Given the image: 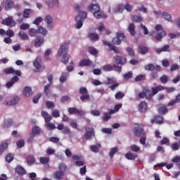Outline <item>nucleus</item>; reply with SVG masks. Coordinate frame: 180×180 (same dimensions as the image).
I'll return each mask as SVG.
<instances>
[{
  "mask_svg": "<svg viewBox=\"0 0 180 180\" xmlns=\"http://www.w3.org/2000/svg\"><path fill=\"white\" fill-rule=\"evenodd\" d=\"M68 53V44L64 43L62 44L58 51V56H63L62 63L63 64H68V62L70 60V54L67 53Z\"/></svg>",
  "mask_w": 180,
  "mask_h": 180,
  "instance_id": "f257e3e1",
  "label": "nucleus"
},
{
  "mask_svg": "<svg viewBox=\"0 0 180 180\" xmlns=\"http://www.w3.org/2000/svg\"><path fill=\"white\" fill-rule=\"evenodd\" d=\"M89 11L94 13V16L96 18V19H101V18H103V13L102 11H101L99 4L90 5L89 7Z\"/></svg>",
  "mask_w": 180,
  "mask_h": 180,
  "instance_id": "f03ea898",
  "label": "nucleus"
},
{
  "mask_svg": "<svg viewBox=\"0 0 180 180\" xmlns=\"http://www.w3.org/2000/svg\"><path fill=\"white\" fill-rule=\"evenodd\" d=\"M84 19H86V13L84 11H79L78 15L75 18V20L77 22L75 25L76 29H81V27H82Z\"/></svg>",
  "mask_w": 180,
  "mask_h": 180,
  "instance_id": "7ed1b4c3",
  "label": "nucleus"
},
{
  "mask_svg": "<svg viewBox=\"0 0 180 180\" xmlns=\"http://www.w3.org/2000/svg\"><path fill=\"white\" fill-rule=\"evenodd\" d=\"M155 31L156 32H160L157 33V35L155 37V40H157L158 41H160L162 37H165V36H167V32H165V30H163L162 29V26L160 24H158L155 25Z\"/></svg>",
  "mask_w": 180,
  "mask_h": 180,
  "instance_id": "20e7f679",
  "label": "nucleus"
},
{
  "mask_svg": "<svg viewBox=\"0 0 180 180\" xmlns=\"http://www.w3.org/2000/svg\"><path fill=\"white\" fill-rule=\"evenodd\" d=\"M124 40H126V35L124 34V33L117 32L116 37H114L112 41L113 44L119 46V44H121L122 41H123Z\"/></svg>",
  "mask_w": 180,
  "mask_h": 180,
  "instance_id": "39448f33",
  "label": "nucleus"
},
{
  "mask_svg": "<svg viewBox=\"0 0 180 180\" xmlns=\"http://www.w3.org/2000/svg\"><path fill=\"white\" fill-rule=\"evenodd\" d=\"M41 63V58H37L33 62V65L36 68V70H34V72H40V71H43L44 70H45L46 67L41 66V65L40 64Z\"/></svg>",
  "mask_w": 180,
  "mask_h": 180,
  "instance_id": "423d86ee",
  "label": "nucleus"
},
{
  "mask_svg": "<svg viewBox=\"0 0 180 180\" xmlns=\"http://www.w3.org/2000/svg\"><path fill=\"white\" fill-rule=\"evenodd\" d=\"M80 95V101H84L89 99V93H88V89L86 87H81L79 90Z\"/></svg>",
  "mask_w": 180,
  "mask_h": 180,
  "instance_id": "0eeeda50",
  "label": "nucleus"
},
{
  "mask_svg": "<svg viewBox=\"0 0 180 180\" xmlns=\"http://www.w3.org/2000/svg\"><path fill=\"white\" fill-rule=\"evenodd\" d=\"M84 137L86 140H91V138L95 137V129L93 127H87L85 129Z\"/></svg>",
  "mask_w": 180,
  "mask_h": 180,
  "instance_id": "6e6552de",
  "label": "nucleus"
},
{
  "mask_svg": "<svg viewBox=\"0 0 180 180\" xmlns=\"http://www.w3.org/2000/svg\"><path fill=\"white\" fill-rule=\"evenodd\" d=\"M1 23L2 25L9 26L10 27H14V26H16V22H15V20H13V17L6 18L2 20Z\"/></svg>",
  "mask_w": 180,
  "mask_h": 180,
  "instance_id": "1a4fd4ad",
  "label": "nucleus"
},
{
  "mask_svg": "<svg viewBox=\"0 0 180 180\" xmlns=\"http://www.w3.org/2000/svg\"><path fill=\"white\" fill-rule=\"evenodd\" d=\"M4 74H6L7 75L9 74H13V75H18V77H20L22 75V72L20 70H15L13 68H7L4 70Z\"/></svg>",
  "mask_w": 180,
  "mask_h": 180,
  "instance_id": "9d476101",
  "label": "nucleus"
},
{
  "mask_svg": "<svg viewBox=\"0 0 180 180\" xmlns=\"http://www.w3.org/2000/svg\"><path fill=\"white\" fill-rule=\"evenodd\" d=\"M114 60L116 63V64H118L120 65H124L127 63V59L124 57H122L120 56H115L114 57Z\"/></svg>",
  "mask_w": 180,
  "mask_h": 180,
  "instance_id": "9b49d317",
  "label": "nucleus"
},
{
  "mask_svg": "<svg viewBox=\"0 0 180 180\" xmlns=\"http://www.w3.org/2000/svg\"><path fill=\"white\" fill-rule=\"evenodd\" d=\"M103 43L105 46H108V47H109V51H113L114 53H119V48L115 46L114 45L110 44L109 41L106 40H103Z\"/></svg>",
  "mask_w": 180,
  "mask_h": 180,
  "instance_id": "f8f14e48",
  "label": "nucleus"
},
{
  "mask_svg": "<svg viewBox=\"0 0 180 180\" xmlns=\"http://www.w3.org/2000/svg\"><path fill=\"white\" fill-rule=\"evenodd\" d=\"M134 134L138 137H144L146 136V132H144V129L141 127H135L134 129Z\"/></svg>",
  "mask_w": 180,
  "mask_h": 180,
  "instance_id": "ddd939ff",
  "label": "nucleus"
},
{
  "mask_svg": "<svg viewBox=\"0 0 180 180\" xmlns=\"http://www.w3.org/2000/svg\"><path fill=\"white\" fill-rule=\"evenodd\" d=\"M89 65H92V60L90 59H83L79 63V67H89Z\"/></svg>",
  "mask_w": 180,
  "mask_h": 180,
  "instance_id": "4468645a",
  "label": "nucleus"
},
{
  "mask_svg": "<svg viewBox=\"0 0 180 180\" xmlns=\"http://www.w3.org/2000/svg\"><path fill=\"white\" fill-rule=\"evenodd\" d=\"M165 89V87L164 86L158 85L155 87H152L151 91H152V95L154 96L155 95H157L160 92V91H164Z\"/></svg>",
  "mask_w": 180,
  "mask_h": 180,
  "instance_id": "2eb2a0df",
  "label": "nucleus"
},
{
  "mask_svg": "<svg viewBox=\"0 0 180 180\" xmlns=\"http://www.w3.org/2000/svg\"><path fill=\"white\" fill-rule=\"evenodd\" d=\"M20 101V97L15 96L13 100L8 101L6 103L8 106H13L15 105H18Z\"/></svg>",
  "mask_w": 180,
  "mask_h": 180,
  "instance_id": "dca6fc26",
  "label": "nucleus"
},
{
  "mask_svg": "<svg viewBox=\"0 0 180 180\" xmlns=\"http://www.w3.org/2000/svg\"><path fill=\"white\" fill-rule=\"evenodd\" d=\"M108 84L111 85L109 86L111 91H115L120 85L117 82L112 81V79L108 80Z\"/></svg>",
  "mask_w": 180,
  "mask_h": 180,
  "instance_id": "f3484780",
  "label": "nucleus"
},
{
  "mask_svg": "<svg viewBox=\"0 0 180 180\" xmlns=\"http://www.w3.org/2000/svg\"><path fill=\"white\" fill-rule=\"evenodd\" d=\"M143 89V93L145 94L146 99H147V101H151V98H153V93H151V90L146 87H144Z\"/></svg>",
  "mask_w": 180,
  "mask_h": 180,
  "instance_id": "a211bd4d",
  "label": "nucleus"
},
{
  "mask_svg": "<svg viewBox=\"0 0 180 180\" xmlns=\"http://www.w3.org/2000/svg\"><path fill=\"white\" fill-rule=\"evenodd\" d=\"M22 95H24V96H25L26 98H29V96L33 95V91H32V88L29 86H25L22 91Z\"/></svg>",
  "mask_w": 180,
  "mask_h": 180,
  "instance_id": "6ab92c4d",
  "label": "nucleus"
},
{
  "mask_svg": "<svg viewBox=\"0 0 180 180\" xmlns=\"http://www.w3.org/2000/svg\"><path fill=\"white\" fill-rule=\"evenodd\" d=\"M19 81V77L18 76H13L11 78V81L6 83V88H11V86H13V84H15V82H18Z\"/></svg>",
  "mask_w": 180,
  "mask_h": 180,
  "instance_id": "aec40b11",
  "label": "nucleus"
},
{
  "mask_svg": "<svg viewBox=\"0 0 180 180\" xmlns=\"http://www.w3.org/2000/svg\"><path fill=\"white\" fill-rule=\"evenodd\" d=\"M15 5V2H13V0H6L5 1V9L6 11H9V9H12Z\"/></svg>",
  "mask_w": 180,
  "mask_h": 180,
  "instance_id": "412c9836",
  "label": "nucleus"
},
{
  "mask_svg": "<svg viewBox=\"0 0 180 180\" xmlns=\"http://www.w3.org/2000/svg\"><path fill=\"white\" fill-rule=\"evenodd\" d=\"M139 112H147V102L141 101L139 105Z\"/></svg>",
  "mask_w": 180,
  "mask_h": 180,
  "instance_id": "4be33fe9",
  "label": "nucleus"
},
{
  "mask_svg": "<svg viewBox=\"0 0 180 180\" xmlns=\"http://www.w3.org/2000/svg\"><path fill=\"white\" fill-rule=\"evenodd\" d=\"M64 172L56 171L53 173V176L54 179L60 180L63 179V176H64Z\"/></svg>",
  "mask_w": 180,
  "mask_h": 180,
  "instance_id": "5701e85b",
  "label": "nucleus"
},
{
  "mask_svg": "<svg viewBox=\"0 0 180 180\" xmlns=\"http://www.w3.org/2000/svg\"><path fill=\"white\" fill-rule=\"evenodd\" d=\"M44 43V39L40 36L37 37L35 39V47H40Z\"/></svg>",
  "mask_w": 180,
  "mask_h": 180,
  "instance_id": "b1692460",
  "label": "nucleus"
},
{
  "mask_svg": "<svg viewBox=\"0 0 180 180\" xmlns=\"http://www.w3.org/2000/svg\"><path fill=\"white\" fill-rule=\"evenodd\" d=\"M138 50L140 54L142 55L147 54V53H148V48L143 45H139L138 46Z\"/></svg>",
  "mask_w": 180,
  "mask_h": 180,
  "instance_id": "393cba45",
  "label": "nucleus"
},
{
  "mask_svg": "<svg viewBox=\"0 0 180 180\" xmlns=\"http://www.w3.org/2000/svg\"><path fill=\"white\" fill-rule=\"evenodd\" d=\"M125 158H127V160L134 161V160L137 158V155L131 152H129L125 154Z\"/></svg>",
  "mask_w": 180,
  "mask_h": 180,
  "instance_id": "a878e982",
  "label": "nucleus"
},
{
  "mask_svg": "<svg viewBox=\"0 0 180 180\" xmlns=\"http://www.w3.org/2000/svg\"><path fill=\"white\" fill-rule=\"evenodd\" d=\"M128 31L131 36H136V25H134V23H131L128 27Z\"/></svg>",
  "mask_w": 180,
  "mask_h": 180,
  "instance_id": "bb28decb",
  "label": "nucleus"
},
{
  "mask_svg": "<svg viewBox=\"0 0 180 180\" xmlns=\"http://www.w3.org/2000/svg\"><path fill=\"white\" fill-rule=\"evenodd\" d=\"M162 18L165 19V20H167V22H172V17L171 16V14L167 12H163L162 13Z\"/></svg>",
  "mask_w": 180,
  "mask_h": 180,
  "instance_id": "cd10ccee",
  "label": "nucleus"
},
{
  "mask_svg": "<svg viewBox=\"0 0 180 180\" xmlns=\"http://www.w3.org/2000/svg\"><path fill=\"white\" fill-rule=\"evenodd\" d=\"M98 147H102V145H101V143H97L96 145L90 146V150L91 151H93V153H99Z\"/></svg>",
  "mask_w": 180,
  "mask_h": 180,
  "instance_id": "c85d7f7f",
  "label": "nucleus"
},
{
  "mask_svg": "<svg viewBox=\"0 0 180 180\" xmlns=\"http://www.w3.org/2000/svg\"><path fill=\"white\" fill-rule=\"evenodd\" d=\"M15 172L19 175H25L26 174V171H25V169L22 167V166H17L15 168Z\"/></svg>",
  "mask_w": 180,
  "mask_h": 180,
  "instance_id": "c756f323",
  "label": "nucleus"
},
{
  "mask_svg": "<svg viewBox=\"0 0 180 180\" xmlns=\"http://www.w3.org/2000/svg\"><path fill=\"white\" fill-rule=\"evenodd\" d=\"M89 39H90L91 41H96V40H99V36L96 33H90L89 34Z\"/></svg>",
  "mask_w": 180,
  "mask_h": 180,
  "instance_id": "7c9ffc66",
  "label": "nucleus"
},
{
  "mask_svg": "<svg viewBox=\"0 0 180 180\" xmlns=\"http://www.w3.org/2000/svg\"><path fill=\"white\" fill-rule=\"evenodd\" d=\"M131 20L132 22H136L137 23H139V22H143V17L141 15H132Z\"/></svg>",
  "mask_w": 180,
  "mask_h": 180,
  "instance_id": "2f4dec72",
  "label": "nucleus"
},
{
  "mask_svg": "<svg viewBox=\"0 0 180 180\" xmlns=\"http://www.w3.org/2000/svg\"><path fill=\"white\" fill-rule=\"evenodd\" d=\"M32 13V9L30 8H25L22 13L23 18L25 19H27L29 18V15Z\"/></svg>",
  "mask_w": 180,
  "mask_h": 180,
  "instance_id": "473e14b6",
  "label": "nucleus"
},
{
  "mask_svg": "<svg viewBox=\"0 0 180 180\" xmlns=\"http://www.w3.org/2000/svg\"><path fill=\"white\" fill-rule=\"evenodd\" d=\"M160 81L162 84H167L169 81V77L167 75H163L160 78Z\"/></svg>",
  "mask_w": 180,
  "mask_h": 180,
  "instance_id": "72a5a7b5",
  "label": "nucleus"
},
{
  "mask_svg": "<svg viewBox=\"0 0 180 180\" xmlns=\"http://www.w3.org/2000/svg\"><path fill=\"white\" fill-rule=\"evenodd\" d=\"M144 68L146 71H154L155 70V65L153 63H149L148 65H145Z\"/></svg>",
  "mask_w": 180,
  "mask_h": 180,
  "instance_id": "f704fd0d",
  "label": "nucleus"
},
{
  "mask_svg": "<svg viewBox=\"0 0 180 180\" xmlns=\"http://www.w3.org/2000/svg\"><path fill=\"white\" fill-rule=\"evenodd\" d=\"M18 36L20 37L21 40H29V35L23 32H18Z\"/></svg>",
  "mask_w": 180,
  "mask_h": 180,
  "instance_id": "c9c22d12",
  "label": "nucleus"
},
{
  "mask_svg": "<svg viewBox=\"0 0 180 180\" xmlns=\"http://www.w3.org/2000/svg\"><path fill=\"white\" fill-rule=\"evenodd\" d=\"M37 32L40 34H42L43 36H46V34H47V30L43 27L39 26Z\"/></svg>",
  "mask_w": 180,
  "mask_h": 180,
  "instance_id": "e433bc0d",
  "label": "nucleus"
},
{
  "mask_svg": "<svg viewBox=\"0 0 180 180\" xmlns=\"http://www.w3.org/2000/svg\"><path fill=\"white\" fill-rule=\"evenodd\" d=\"M120 109H122V104H117L114 106V109L111 110L109 113H116V112H119Z\"/></svg>",
  "mask_w": 180,
  "mask_h": 180,
  "instance_id": "4c0bfd02",
  "label": "nucleus"
},
{
  "mask_svg": "<svg viewBox=\"0 0 180 180\" xmlns=\"http://www.w3.org/2000/svg\"><path fill=\"white\" fill-rule=\"evenodd\" d=\"M68 112L69 113H84V111L79 110L75 108H69Z\"/></svg>",
  "mask_w": 180,
  "mask_h": 180,
  "instance_id": "58836bf2",
  "label": "nucleus"
},
{
  "mask_svg": "<svg viewBox=\"0 0 180 180\" xmlns=\"http://www.w3.org/2000/svg\"><path fill=\"white\" fill-rule=\"evenodd\" d=\"M31 134H34V136H36V134H40V127H39L37 126L33 127Z\"/></svg>",
  "mask_w": 180,
  "mask_h": 180,
  "instance_id": "ea45409f",
  "label": "nucleus"
},
{
  "mask_svg": "<svg viewBox=\"0 0 180 180\" xmlns=\"http://www.w3.org/2000/svg\"><path fill=\"white\" fill-rule=\"evenodd\" d=\"M103 70L106 72L113 71V66L112 65L106 64L103 66Z\"/></svg>",
  "mask_w": 180,
  "mask_h": 180,
  "instance_id": "a19ab883",
  "label": "nucleus"
},
{
  "mask_svg": "<svg viewBox=\"0 0 180 180\" xmlns=\"http://www.w3.org/2000/svg\"><path fill=\"white\" fill-rule=\"evenodd\" d=\"M136 82H139L140 81H146V76L144 75H139L136 77H135Z\"/></svg>",
  "mask_w": 180,
  "mask_h": 180,
  "instance_id": "79ce46f5",
  "label": "nucleus"
},
{
  "mask_svg": "<svg viewBox=\"0 0 180 180\" xmlns=\"http://www.w3.org/2000/svg\"><path fill=\"white\" fill-rule=\"evenodd\" d=\"M41 115L44 117L46 123H49V122H51L53 119V117L47 116L49 115L47 113H42Z\"/></svg>",
  "mask_w": 180,
  "mask_h": 180,
  "instance_id": "37998d69",
  "label": "nucleus"
},
{
  "mask_svg": "<svg viewBox=\"0 0 180 180\" xmlns=\"http://www.w3.org/2000/svg\"><path fill=\"white\" fill-rule=\"evenodd\" d=\"M34 157L33 156H28L27 158V162L28 165H32V164H34Z\"/></svg>",
  "mask_w": 180,
  "mask_h": 180,
  "instance_id": "c03bdc74",
  "label": "nucleus"
},
{
  "mask_svg": "<svg viewBox=\"0 0 180 180\" xmlns=\"http://www.w3.org/2000/svg\"><path fill=\"white\" fill-rule=\"evenodd\" d=\"M8 148V143H3L1 145H0V155L5 151V149Z\"/></svg>",
  "mask_w": 180,
  "mask_h": 180,
  "instance_id": "a18cd8bd",
  "label": "nucleus"
},
{
  "mask_svg": "<svg viewBox=\"0 0 180 180\" xmlns=\"http://www.w3.org/2000/svg\"><path fill=\"white\" fill-rule=\"evenodd\" d=\"M89 53H90V54H91L92 56H96V54H98V50L91 46V47H89Z\"/></svg>",
  "mask_w": 180,
  "mask_h": 180,
  "instance_id": "49530a36",
  "label": "nucleus"
},
{
  "mask_svg": "<svg viewBox=\"0 0 180 180\" xmlns=\"http://www.w3.org/2000/svg\"><path fill=\"white\" fill-rule=\"evenodd\" d=\"M160 113H167L168 112V108H167V105H161L158 109Z\"/></svg>",
  "mask_w": 180,
  "mask_h": 180,
  "instance_id": "de8ad7c7",
  "label": "nucleus"
},
{
  "mask_svg": "<svg viewBox=\"0 0 180 180\" xmlns=\"http://www.w3.org/2000/svg\"><path fill=\"white\" fill-rule=\"evenodd\" d=\"M118 150H119V148H117V147L112 148L110 151V158H113V156L115 155V154H116V153H117Z\"/></svg>",
  "mask_w": 180,
  "mask_h": 180,
  "instance_id": "09e8293b",
  "label": "nucleus"
},
{
  "mask_svg": "<svg viewBox=\"0 0 180 180\" xmlns=\"http://www.w3.org/2000/svg\"><path fill=\"white\" fill-rule=\"evenodd\" d=\"M44 20H45L46 23H47V25H50V24L53 23V18L50 15H46L45 17Z\"/></svg>",
  "mask_w": 180,
  "mask_h": 180,
  "instance_id": "8fccbe9b",
  "label": "nucleus"
},
{
  "mask_svg": "<svg viewBox=\"0 0 180 180\" xmlns=\"http://www.w3.org/2000/svg\"><path fill=\"white\" fill-rule=\"evenodd\" d=\"M29 34L31 36V37H34L37 34V30H36L34 28H30L29 30Z\"/></svg>",
  "mask_w": 180,
  "mask_h": 180,
  "instance_id": "3c124183",
  "label": "nucleus"
},
{
  "mask_svg": "<svg viewBox=\"0 0 180 180\" xmlns=\"http://www.w3.org/2000/svg\"><path fill=\"white\" fill-rule=\"evenodd\" d=\"M41 98V94L39 93L32 98L33 103H37L39 102V99Z\"/></svg>",
  "mask_w": 180,
  "mask_h": 180,
  "instance_id": "603ef678",
  "label": "nucleus"
},
{
  "mask_svg": "<svg viewBox=\"0 0 180 180\" xmlns=\"http://www.w3.org/2000/svg\"><path fill=\"white\" fill-rule=\"evenodd\" d=\"M116 99H123L124 98V94L122 91H118L117 94L115 95Z\"/></svg>",
  "mask_w": 180,
  "mask_h": 180,
  "instance_id": "864d4df0",
  "label": "nucleus"
},
{
  "mask_svg": "<svg viewBox=\"0 0 180 180\" xmlns=\"http://www.w3.org/2000/svg\"><path fill=\"white\" fill-rule=\"evenodd\" d=\"M130 149L131 151H134V153H139V151H140V147L137 146L136 145H131Z\"/></svg>",
  "mask_w": 180,
  "mask_h": 180,
  "instance_id": "5fc2aeb1",
  "label": "nucleus"
},
{
  "mask_svg": "<svg viewBox=\"0 0 180 180\" xmlns=\"http://www.w3.org/2000/svg\"><path fill=\"white\" fill-rule=\"evenodd\" d=\"M6 161L7 162H12L13 161V154L8 153L6 157Z\"/></svg>",
  "mask_w": 180,
  "mask_h": 180,
  "instance_id": "6e6d98bb",
  "label": "nucleus"
},
{
  "mask_svg": "<svg viewBox=\"0 0 180 180\" xmlns=\"http://www.w3.org/2000/svg\"><path fill=\"white\" fill-rule=\"evenodd\" d=\"M65 81H67V73L63 72L60 77V82L63 84V82H65Z\"/></svg>",
  "mask_w": 180,
  "mask_h": 180,
  "instance_id": "4d7b16f0",
  "label": "nucleus"
},
{
  "mask_svg": "<svg viewBox=\"0 0 180 180\" xmlns=\"http://www.w3.org/2000/svg\"><path fill=\"white\" fill-rule=\"evenodd\" d=\"M58 169L60 172H64L67 169V166L65 164L60 163L59 164Z\"/></svg>",
  "mask_w": 180,
  "mask_h": 180,
  "instance_id": "13d9d810",
  "label": "nucleus"
},
{
  "mask_svg": "<svg viewBox=\"0 0 180 180\" xmlns=\"http://www.w3.org/2000/svg\"><path fill=\"white\" fill-rule=\"evenodd\" d=\"M112 70L116 71V72H122V67L117 65H112Z\"/></svg>",
  "mask_w": 180,
  "mask_h": 180,
  "instance_id": "bf43d9fd",
  "label": "nucleus"
},
{
  "mask_svg": "<svg viewBox=\"0 0 180 180\" xmlns=\"http://www.w3.org/2000/svg\"><path fill=\"white\" fill-rule=\"evenodd\" d=\"M43 20V18L41 17H38L34 21L33 24L37 25V26H39L40 23H41V21Z\"/></svg>",
  "mask_w": 180,
  "mask_h": 180,
  "instance_id": "052dcab7",
  "label": "nucleus"
},
{
  "mask_svg": "<svg viewBox=\"0 0 180 180\" xmlns=\"http://www.w3.org/2000/svg\"><path fill=\"white\" fill-rule=\"evenodd\" d=\"M30 27V25L27 23H22L20 25V30H27Z\"/></svg>",
  "mask_w": 180,
  "mask_h": 180,
  "instance_id": "680f3d73",
  "label": "nucleus"
},
{
  "mask_svg": "<svg viewBox=\"0 0 180 180\" xmlns=\"http://www.w3.org/2000/svg\"><path fill=\"white\" fill-rule=\"evenodd\" d=\"M50 161V158H46V157H42L40 158V162L41 164H47L49 163Z\"/></svg>",
  "mask_w": 180,
  "mask_h": 180,
  "instance_id": "e2e57ef3",
  "label": "nucleus"
},
{
  "mask_svg": "<svg viewBox=\"0 0 180 180\" xmlns=\"http://www.w3.org/2000/svg\"><path fill=\"white\" fill-rule=\"evenodd\" d=\"M133 77V72H129L124 75V79H130V78Z\"/></svg>",
  "mask_w": 180,
  "mask_h": 180,
  "instance_id": "0e129e2a",
  "label": "nucleus"
},
{
  "mask_svg": "<svg viewBox=\"0 0 180 180\" xmlns=\"http://www.w3.org/2000/svg\"><path fill=\"white\" fill-rule=\"evenodd\" d=\"M171 148L173 151H178V150H179V144H178V143H172Z\"/></svg>",
  "mask_w": 180,
  "mask_h": 180,
  "instance_id": "69168bd1",
  "label": "nucleus"
},
{
  "mask_svg": "<svg viewBox=\"0 0 180 180\" xmlns=\"http://www.w3.org/2000/svg\"><path fill=\"white\" fill-rule=\"evenodd\" d=\"M110 117H112V115L110 113H104L103 120H105V122H108V120H109Z\"/></svg>",
  "mask_w": 180,
  "mask_h": 180,
  "instance_id": "338daca9",
  "label": "nucleus"
},
{
  "mask_svg": "<svg viewBox=\"0 0 180 180\" xmlns=\"http://www.w3.org/2000/svg\"><path fill=\"white\" fill-rule=\"evenodd\" d=\"M140 28L143 30L144 34H148V29H147V27H146V25H143V23H141L140 25Z\"/></svg>",
  "mask_w": 180,
  "mask_h": 180,
  "instance_id": "774afa93",
  "label": "nucleus"
}]
</instances>
